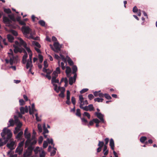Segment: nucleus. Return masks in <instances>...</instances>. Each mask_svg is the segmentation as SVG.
I'll return each mask as SVG.
<instances>
[{"instance_id":"1","label":"nucleus","mask_w":157,"mask_h":157,"mask_svg":"<svg viewBox=\"0 0 157 157\" xmlns=\"http://www.w3.org/2000/svg\"><path fill=\"white\" fill-rule=\"evenodd\" d=\"M17 39L20 43H19L17 41H15V44L13 45L14 48V52L15 53H17L18 52H22L23 49L19 47L23 46L28 52L29 56V59H28L27 62L26 68L28 69L29 67H33V65L32 62L33 53L31 50L29 48L26 46V43L21 38L18 37Z\"/></svg>"},{"instance_id":"2","label":"nucleus","mask_w":157,"mask_h":157,"mask_svg":"<svg viewBox=\"0 0 157 157\" xmlns=\"http://www.w3.org/2000/svg\"><path fill=\"white\" fill-rule=\"evenodd\" d=\"M12 135L10 130L8 129L7 128H4L1 133L2 138L0 139V147L6 144L7 142V139H10Z\"/></svg>"},{"instance_id":"3","label":"nucleus","mask_w":157,"mask_h":157,"mask_svg":"<svg viewBox=\"0 0 157 157\" xmlns=\"http://www.w3.org/2000/svg\"><path fill=\"white\" fill-rule=\"evenodd\" d=\"M22 33L25 37L29 39H32L35 40H38L39 37L38 36L34 37L33 35H35V32L32 31L28 26H23L21 28Z\"/></svg>"},{"instance_id":"4","label":"nucleus","mask_w":157,"mask_h":157,"mask_svg":"<svg viewBox=\"0 0 157 157\" xmlns=\"http://www.w3.org/2000/svg\"><path fill=\"white\" fill-rule=\"evenodd\" d=\"M10 52L8 53L9 56L10 58V63L11 65L16 64L17 63L18 60V58L17 56H14L13 54V50L10 49Z\"/></svg>"},{"instance_id":"5","label":"nucleus","mask_w":157,"mask_h":157,"mask_svg":"<svg viewBox=\"0 0 157 157\" xmlns=\"http://www.w3.org/2000/svg\"><path fill=\"white\" fill-rule=\"evenodd\" d=\"M57 76V75H52V83L54 87V90L58 93L59 92V89H58V87L57 85L55 83H59V80L57 79H56Z\"/></svg>"},{"instance_id":"6","label":"nucleus","mask_w":157,"mask_h":157,"mask_svg":"<svg viewBox=\"0 0 157 157\" xmlns=\"http://www.w3.org/2000/svg\"><path fill=\"white\" fill-rule=\"evenodd\" d=\"M32 44L36 51L38 53H41V51L39 49L41 47L40 44L38 42L36 41H33L32 42Z\"/></svg>"},{"instance_id":"7","label":"nucleus","mask_w":157,"mask_h":157,"mask_svg":"<svg viewBox=\"0 0 157 157\" xmlns=\"http://www.w3.org/2000/svg\"><path fill=\"white\" fill-rule=\"evenodd\" d=\"M3 21L6 24V25L9 27L12 26L11 23L12 21L9 19L7 17L3 16Z\"/></svg>"},{"instance_id":"8","label":"nucleus","mask_w":157,"mask_h":157,"mask_svg":"<svg viewBox=\"0 0 157 157\" xmlns=\"http://www.w3.org/2000/svg\"><path fill=\"white\" fill-rule=\"evenodd\" d=\"M25 137L27 139L25 143V147L29 145V143L31 142V134L29 132L24 133Z\"/></svg>"},{"instance_id":"9","label":"nucleus","mask_w":157,"mask_h":157,"mask_svg":"<svg viewBox=\"0 0 157 157\" xmlns=\"http://www.w3.org/2000/svg\"><path fill=\"white\" fill-rule=\"evenodd\" d=\"M11 137H12V136ZM11 137L9 139H7V141L9 140H10V143L7 144V146L11 150H12L14 149L15 148L14 146L15 145V143L14 141L12 140V139H11Z\"/></svg>"},{"instance_id":"10","label":"nucleus","mask_w":157,"mask_h":157,"mask_svg":"<svg viewBox=\"0 0 157 157\" xmlns=\"http://www.w3.org/2000/svg\"><path fill=\"white\" fill-rule=\"evenodd\" d=\"M94 115L100 119V121L102 123H105V121L104 119V115L100 112H95Z\"/></svg>"},{"instance_id":"11","label":"nucleus","mask_w":157,"mask_h":157,"mask_svg":"<svg viewBox=\"0 0 157 157\" xmlns=\"http://www.w3.org/2000/svg\"><path fill=\"white\" fill-rule=\"evenodd\" d=\"M47 141H44V142L43 147L44 148H45L47 147L48 145V142L49 144H51L53 146H54V144L53 143V140L52 139H49V138H47Z\"/></svg>"},{"instance_id":"12","label":"nucleus","mask_w":157,"mask_h":157,"mask_svg":"<svg viewBox=\"0 0 157 157\" xmlns=\"http://www.w3.org/2000/svg\"><path fill=\"white\" fill-rule=\"evenodd\" d=\"M54 46L55 49L52 48V50L54 51L58 52L60 51L61 47L58 42H55L54 43Z\"/></svg>"},{"instance_id":"13","label":"nucleus","mask_w":157,"mask_h":157,"mask_svg":"<svg viewBox=\"0 0 157 157\" xmlns=\"http://www.w3.org/2000/svg\"><path fill=\"white\" fill-rule=\"evenodd\" d=\"M58 89H59V92L60 91L61 92L59 95V96L62 98H64V93L65 90V88L59 86Z\"/></svg>"},{"instance_id":"14","label":"nucleus","mask_w":157,"mask_h":157,"mask_svg":"<svg viewBox=\"0 0 157 157\" xmlns=\"http://www.w3.org/2000/svg\"><path fill=\"white\" fill-rule=\"evenodd\" d=\"M32 151V148L31 147H29L26 151L24 153L23 155L24 157H27L31 155Z\"/></svg>"},{"instance_id":"15","label":"nucleus","mask_w":157,"mask_h":157,"mask_svg":"<svg viewBox=\"0 0 157 157\" xmlns=\"http://www.w3.org/2000/svg\"><path fill=\"white\" fill-rule=\"evenodd\" d=\"M36 151H41V153L40 154V157H44L45 156V153L44 150H43L41 148H40L39 147H36V149L35 150V151L36 152Z\"/></svg>"},{"instance_id":"16","label":"nucleus","mask_w":157,"mask_h":157,"mask_svg":"<svg viewBox=\"0 0 157 157\" xmlns=\"http://www.w3.org/2000/svg\"><path fill=\"white\" fill-rule=\"evenodd\" d=\"M20 113L22 114H24L25 113H27L28 111V109L27 106L26 105L24 108L23 107H21L20 108Z\"/></svg>"},{"instance_id":"17","label":"nucleus","mask_w":157,"mask_h":157,"mask_svg":"<svg viewBox=\"0 0 157 157\" xmlns=\"http://www.w3.org/2000/svg\"><path fill=\"white\" fill-rule=\"evenodd\" d=\"M77 77V74H75L74 75L73 77H70L69 78V84L71 85L73 84L74 83L76 79V78Z\"/></svg>"},{"instance_id":"18","label":"nucleus","mask_w":157,"mask_h":157,"mask_svg":"<svg viewBox=\"0 0 157 157\" xmlns=\"http://www.w3.org/2000/svg\"><path fill=\"white\" fill-rule=\"evenodd\" d=\"M43 134L44 135V137L45 138H46L47 137V135H46V134L48 133L49 132V131L46 128L45 124V123L43 124Z\"/></svg>"},{"instance_id":"19","label":"nucleus","mask_w":157,"mask_h":157,"mask_svg":"<svg viewBox=\"0 0 157 157\" xmlns=\"http://www.w3.org/2000/svg\"><path fill=\"white\" fill-rule=\"evenodd\" d=\"M66 73L67 75V77H70L71 75V69L69 67H66Z\"/></svg>"},{"instance_id":"20","label":"nucleus","mask_w":157,"mask_h":157,"mask_svg":"<svg viewBox=\"0 0 157 157\" xmlns=\"http://www.w3.org/2000/svg\"><path fill=\"white\" fill-rule=\"evenodd\" d=\"M14 117L15 118L14 121L15 123L17 124V127L21 128L22 125V123L18 120L17 118H16V116H15Z\"/></svg>"},{"instance_id":"21","label":"nucleus","mask_w":157,"mask_h":157,"mask_svg":"<svg viewBox=\"0 0 157 157\" xmlns=\"http://www.w3.org/2000/svg\"><path fill=\"white\" fill-rule=\"evenodd\" d=\"M79 101L78 102L79 104V106H81V105H84V98H83L82 95H80L79 96Z\"/></svg>"},{"instance_id":"22","label":"nucleus","mask_w":157,"mask_h":157,"mask_svg":"<svg viewBox=\"0 0 157 157\" xmlns=\"http://www.w3.org/2000/svg\"><path fill=\"white\" fill-rule=\"evenodd\" d=\"M29 107L30 108L29 109V113L30 114H32L34 113L35 111H36V110L35 108V105L34 103L32 104V108H30V107L29 106Z\"/></svg>"},{"instance_id":"23","label":"nucleus","mask_w":157,"mask_h":157,"mask_svg":"<svg viewBox=\"0 0 157 157\" xmlns=\"http://www.w3.org/2000/svg\"><path fill=\"white\" fill-rule=\"evenodd\" d=\"M109 146L110 147L111 149L112 150H114V140L112 138H111L110 139L109 142Z\"/></svg>"},{"instance_id":"24","label":"nucleus","mask_w":157,"mask_h":157,"mask_svg":"<svg viewBox=\"0 0 157 157\" xmlns=\"http://www.w3.org/2000/svg\"><path fill=\"white\" fill-rule=\"evenodd\" d=\"M7 38L8 41L10 42H12L14 40L13 37L10 34H8L7 35Z\"/></svg>"},{"instance_id":"25","label":"nucleus","mask_w":157,"mask_h":157,"mask_svg":"<svg viewBox=\"0 0 157 157\" xmlns=\"http://www.w3.org/2000/svg\"><path fill=\"white\" fill-rule=\"evenodd\" d=\"M23 147L18 146L16 149L15 152L19 155L21 154L23 151Z\"/></svg>"},{"instance_id":"26","label":"nucleus","mask_w":157,"mask_h":157,"mask_svg":"<svg viewBox=\"0 0 157 157\" xmlns=\"http://www.w3.org/2000/svg\"><path fill=\"white\" fill-rule=\"evenodd\" d=\"M60 68L59 67H57L56 68L55 71H54L52 75H57V76H58V74L60 73Z\"/></svg>"},{"instance_id":"27","label":"nucleus","mask_w":157,"mask_h":157,"mask_svg":"<svg viewBox=\"0 0 157 157\" xmlns=\"http://www.w3.org/2000/svg\"><path fill=\"white\" fill-rule=\"evenodd\" d=\"M66 60H67V61L68 64L70 65H73V64H74L73 62V61L69 57L67 56H66Z\"/></svg>"},{"instance_id":"28","label":"nucleus","mask_w":157,"mask_h":157,"mask_svg":"<svg viewBox=\"0 0 157 157\" xmlns=\"http://www.w3.org/2000/svg\"><path fill=\"white\" fill-rule=\"evenodd\" d=\"M28 57V54L27 53L25 52L24 55L23 56L22 62L23 63H25L26 62V59Z\"/></svg>"},{"instance_id":"29","label":"nucleus","mask_w":157,"mask_h":157,"mask_svg":"<svg viewBox=\"0 0 157 157\" xmlns=\"http://www.w3.org/2000/svg\"><path fill=\"white\" fill-rule=\"evenodd\" d=\"M9 124H8L7 128L10 127V126H13L14 124V121L13 119H10L9 121Z\"/></svg>"},{"instance_id":"30","label":"nucleus","mask_w":157,"mask_h":157,"mask_svg":"<svg viewBox=\"0 0 157 157\" xmlns=\"http://www.w3.org/2000/svg\"><path fill=\"white\" fill-rule=\"evenodd\" d=\"M23 134V132L22 131L20 132L16 136V138L17 139H19L21 137V136Z\"/></svg>"},{"instance_id":"31","label":"nucleus","mask_w":157,"mask_h":157,"mask_svg":"<svg viewBox=\"0 0 157 157\" xmlns=\"http://www.w3.org/2000/svg\"><path fill=\"white\" fill-rule=\"evenodd\" d=\"M79 107L81 109H83L84 110L86 111H88L89 110V109H88V106H86L85 107H83L82 105H81V106H79Z\"/></svg>"},{"instance_id":"32","label":"nucleus","mask_w":157,"mask_h":157,"mask_svg":"<svg viewBox=\"0 0 157 157\" xmlns=\"http://www.w3.org/2000/svg\"><path fill=\"white\" fill-rule=\"evenodd\" d=\"M37 127L39 132H42V128L41 124H38Z\"/></svg>"},{"instance_id":"33","label":"nucleus","mask_w":157,"mask_h":157,"mask_svg":"<svg viewBox=\"0 0 157 157\" xmlns=\"http://www.w3.org/2000/svg\"><path fill=\"white\" fill-rule=\"evenodd\" d=\"M72 71H73V72H72L73 74H74V75L75 74H76V72L77 71V68L76 66L74 65L73 67Z\"/></svg>"},{"instance_id":"34","label":"nucleus","mask_w":157,"mask_h":157,"mask_svg":"<svg viewBox=\"0 0 157 157\" xmlns=\"http://www.w3.org/2000/svg\"><path fill=\"white\" fill-rule=\"evenodd\" d=\"M21 128L16 127L14 131V134H17L20 130Z\"/></svg>"},{"instance_id":"35","label":"nucleus","mask_w":157,"mask_h":157,"mask_svg":"<svg viewBox=\"0 0 157 157\" xmlns=\"http://www.w3.org/2000/svg\"><path fill=\"white\" fill-rule=\"evenodd\" d=\"M88 109H89L88 111H91L94 110V107L93 106V105L92 104H90L88 105Z\"/></svg>"},{"instance_id":"36","label":"nucleus","mask_w":157,"mask_h":157,"mask_svg":"<svg viewBox=\"0 0 157 157\" xmlns=\"http://www.w3.org/2000/svg\"><path fill=\"white\" fill-rule=\"evenodd\" d=\"M103 99L102 98H95L94 99V101H97L98 102H102Z\"/></svg>"},{"instance_id":"37","label":"nucleus","mask_w":157,"mask_h":157,"mask_svg":"<svg viewBox=\"0 0 157 157\" xmlns=\"http://www.w3.org/2000/svg\"><path fill=\"white\" fill-rule=\"evenodd\" d=\"M53 150L51 152V155L52 156L55 155L56 152V149L54 147H53Z\"/></svg>"},{"instance_id":"38","label":"nucleus","mask_w":157,"mask_h":157,"mask_svg":"<svg viewBox=\"0 0 157 157\" xmlns=\"http://www.w3.org/2000/svg\"><path fill=\"white\" fill-rule=\"evenodd\" d=\"M146 140L147 137H146L142 136L140 139V140L141 143H143Z\"/></svg>"},{"instance_id":"39","label":"nucleus","mask_w":157,"mask_h":157,"mask_svg":"<svg viewBox=\"0 0 157 157\" xmlns=\"http://www.w3.org/2000/svg\"><path fill=\"white\" fill-rule=\"evenodd\" d=\"M81 119L83 124H84L86 125L87 123V121L84 118H81Z\"/></svg>"},{"instance_id":"40","label":"nucleus","mask_w":157,"mask_h":157,"mask_svg":"<svg viewBox=\"0 0 157 157\" xmlns=\"http://www.w3.org/2000/svg\"><path fill=\"white\" fill-rule=\"evenodd\" d=\"M76 116L78 117H81V114L80 113V110L79 109H78L76 110Z\"/></svg>"},{"instance_id":"41","label":"nucleus","mask_w":157,"mask_h":157,"mask_svg":"<svg viewBox=\"0 0 157 157\" xmlns=\"http://www.w3.org/2000/svg\"><path fill=\"white\" fill-rule=\"evenodd\" d=\"M39 23L42 26H44L45 25V23L44 21L41 20L39 21Z\"/></svg>"},{"instance_id":"42","label":"nucleus","mask_w":157,"mask_h":157,"mask_svg":"<svg viewBox=\"0 0 157 157\" xmlns=\"http://www.w3.org/2000/svg\"><path fill=\"white\" fill-rule=\"evenodd\" d=\"M83 115L84 116H86L89 119H90V114L88 112H85L83 114Z\"/></svg>"},{"instance_id":"43","label":"nucleus","mask_w":157,"mask_h":157,"mask_svg":"<svg viewBox=\"0 0 157 157\" xmlns=\"http://www.w3.org/2000/svg\"><path fill=\"white\" fill-rule=\"evenodd\" d=\"M38 58L40 62L41 63L43 61V57L40 54H39L38 55Z\"/></svg>"},{"instance_id":"44","label":"nucleus","mask_w":157,"mask_h":157,"mask_svg":"<svg viewBox=\"0 0 157 157\" xmlns=\"http://www.w3.org/2000/svg\"><path fill=\"white\" fill-rule=\"evenodd\" d=\"M10 32L12 33L15 36L17 35L18 33L17 31L13 30L11 29L10 30Z\"/></svg>"},{"instance_id":"45","label":"nucleus","mask_w":157,"mask_h":157,"mask_svg":"<svg viewBox=\"0 0 157 157\" xmlns=\"http://www.w3.org/2000/svg\"><path fill=\"white\" fill-rule=\"evenodd\" d=\"M70 92L69 90L67 91V99H70Z\"/></svg>"},{"instance_id":"46","label":"nucleus","mask_w":157,"mask_h":157,"mask_svg":"<svg viewBox=\"0 0 157 157\" xmlns=\"http://www.w3.org/2000/svg\"><path fill=\"white\" fill-rule=\"evenodd\" d=\"M43 140V137L41 136H40L39 138L38 139V143L39 144H41L42 143V142Z\"/></svg>"},{"instance_id":"47","label":"nucleus","mask_w":157,"mask_h":157,"mask_svg":"<svg viewBox=\"0 0 157 157\" xmlns=\"http://www.w3.org/2000/svg\"><path fill=\"white\" fill-rule=\"evenodd\" d=\"M104 144V143L103 141H99V143L98 144V146L101 147H102Z\"/></svg>"},{"instance_id":"48","label":"nucleus","mask_w":157,"mask_h":157,"mask_svg":"<svg viewBox=\"0 0 157 157\" xmlns=\"http://www.w3.org/2000/svg\"><path fill=\"white\" fill-rule=\"evenodd\" d=\"M104 96L105 98L107 99H111V97L108 94H104Z\"/></svg>"},{"instance_id":"49","label":"nucleus","mask_w":157,"mask_h":157,"mask_svg":"<svg viewBox=\"0 0 157 157\" xmlns=\"http://www.w3.org/2000/svg\"><path fill=\"white\" fill-rule=\"evenodd\" d=\"M138 11H139V10H138L136 7V6H135L133 8L132 11L134 13H136Z\"/></svg>"},{"instance_id":"50","label":"nucleus","mask_w":157,"mask_h":157,"mask_svg":"<svg viewBox=\"0 0 157 157\" xmlns=\"http://www.w3.org/2000/svg\"><path fill=\"white\" fill-rule=\"evenodd\" d=\"M71 102L72 104L75 105V104L76 100L75 99L74 97H72L71 99Z\"/></svg>"},{"instance_id":"51","label":"nucleus","mask_w":157,"mask_h":157,"mask_svg":"<svg viewBox=\"0 0 157 157\" xmlns=\"http://www.w3.org/2000/svg\"><path fill=\"white\" fill-rule=\"evenodd\" d=\"M4 11L5 12L7 13H11V11L9 9H4Z\"/></svg>"},{"instance_id":"52","label":"nucleus","mask_w":157,"mask_h":157,"mask_svg":"<svg viewBox=\"0 0 157 157\" xmlns=\"http://www.w3.org/2000/svg\"><path fill=\"white\" fill-rule=\"evenodd\" d=\"M36 143V141L35 140H33V141L31 140V142L29 143V145L30 144L31 145H33L35 144Z\"/></svg>"},{"instance_id":"53","label":"nucleus","mask_w":157,"mask_h":157,"mask_svg":"<svg viewBox=\"0 0 157 157\" xmlns=\"http://www.w3.org/2000/svg\"><path fill=\"white\" fill-rule=\"evenodd\" d=\"M19 103L20 105H23L25 104V102L23 99H21L19 100Z\"/></svg>"},{"instance_id":"54","label":"nucleus","mask_w":157,"mask_h":157,"mask_svg":"<svg viewBox=\"0 0 157 157\" xmlns=\"http://www.w3.org/2000/svg\"><path fill=\"white\" fill-rule=\"evenodd\" d=\"M93 121H94V122L96 124H99V123L101 122L100 120H99L97 118H95V119H93Z\"/></svg>"},{"instance_id":"55","label":"nucleus","mask_w":157,"mask_h":157,"mask_svg":"<svg viewBox=\"0 0 157 157\" xmlns=\"http://www.w3.org/2000/svg\"><path fill=\"white\" fill-rule=\"evenodd\" d=\"M88 90V89L87 88H85L82 89L80 91V93L81 94H83L85 92H87Z\"/></svg>"},{"instance_id":"56","label":"nucleus","mask_w":157,"mask_h":157,"mask_svg":"<svg viewBox=\"0 0 157 157\" xmlns=\"http://www.w3.org/2000/svg\"><path fill=\"white\" fill-rule=\"evenodd\" d=\"M60 57L62 59V60L64 61V62L66 63V57L65 58L61 54L60 55Z\"/></svg>"},{"instance_id":"57","label":"nucleus","mask_w":157,"mask_h":157,"mask_svg":"<svg viewBox=\"0 0 157 157\" xmlns=\"http://www.w3.org/2000/svg\"><path fill=\"white\" fill-rule=\"evenodd\" d=\"M19 22L21 25H23V26H25L26 24L24 21L21 20H19Z\"/></svg>"},{"instance_id":"58","label":"nucleus","mask_w":157,"mask_h":157,"mask_svg":"<svg viewBox=\"0 0 157 157\" xmlns=\"http://www.w3.org/2000/svg\"><path fill=\"white\" fill-rule=\"evenodd\" d=\"M35 116L36 117V120L37 121H41V119L40 118L38 117V114L37 113L35 114Z\"/></svg>"},{"instance_id":"59","label":"nucleus","mask_w":157,"mask_h":157,"mask_svg":"<svg viewBox=\"0 0 157 157\" xmlns=\"http://www.w3.org/2000/svg\"><path fill=\"white\" fill-rule=\"evenodd\" d=\"M66 65H66L65 66H64V63H63V62H61V67H62V68L63 70H64L65 69V68H66L65 67V66Z\"/></svg>"},{"instance_id":"60","label":"nucleus","mask_w":157,"mask_h":157,"mask_svg":"<svg viewBox=\"0 0 157 157\" xmlns=\"http://www.w3.org/2000/svg\"><path fill=\"white\" fill-rule=\"evenodd\" d=\"M88 98L90 100H91L94 98V96L92 94H90L88 95Z\"/></svg>"},{"instance_id":"61","label":"nucleus","mask_w":157,"mask_h":157,"mask_svg":"<svg viewBox=\"0 0 157 157\" xmlns=\"http://www.w3.org/2000/svg\"><path fill=\"white\" fill-rule=\"evenodd\" d=\"M44 67L47 68L48 66V62L46 61H44Z\"/></svg>"},{"instance_id":"62","label":"nucleus","mask_w":157,"mask_h":157,"mask_svg":"<svg viewBox=\"0 0 157 157\" xmlns=\"http://www.w3.org/2000/svg\"><path fill=\"white\" fill-rule=\"evenodd\" d=\"M24 144V142L22 141L19 143V146H18L20 147H23V146Z\"/></svg>"},{"instance_id":"63","label":"nucleus","mask_w":157,"mask_h":157,"mask_svg":"<svg viewBox=\"0 0 157 157\" xmlns=\"http://www.w3.org/2000/svg\"><path fill=\"white\" fill-rule=\"evenodd\" d=\"M105 144L106 145L108 144V142L109 141V139L108 138H106L105 139Z\"/></svg>"},{"instance_id":"64","label":"nucleus","mask_w":157,"mask_h":157,"mask_svg":"<svg viewBox=\"0 0 157 157\" xmlns=\"http://www.w3.org/2000/svg\"><path fill=\"white\" fill-rule=\"evenodd\" d=\"M6 40L5 39H3L2 40V42L5 45H7L8 44L6 42Z\"/></svg>"}]
</instances>
